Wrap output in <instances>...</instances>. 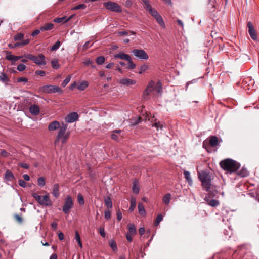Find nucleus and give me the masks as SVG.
<instances>
[{
  "instance_id": "nucleus-1",
  "label": "nucleus",
  "mask_w": 259,
  "mask_h": 259,
  "mask_svg": "<svg viewBox=\"0 0 259 259\" xmlns=\"http://www.w3.org/2000/svg\"><path fill=\"white\" fill-rule=\"evenodd\" d=\"M220 165L222 168L230 173L236 172L241 166L239 162L229 158L221 161Z\"/></svg>"
},
{
  "instance_id": "nucleus-2",
  "label": "nucleus",
  "mask_w": 259,
  "mask_h": 259,
  "mask_svg": "<svg viewBox=\"0 0 259 259\" xmlns=\"http://www.w3.org/2000/svg\"><path fill=\"white\" fill-rule=\"evenodd\" d=\"M199 178L201 182L202 186L204 190L208 191L211 188V177L209 172L202 171L198 174Z\"/></svg>"
},
{
  "instance_id": "nucleus-3",
  "label": "nucleus",
  "mask_w": 259,
  "mask_h": 259,
  "mask_svg": "<svg viewBox=\"0 0 259 259\" xmlns=\"http://www.w3.org/2000/svg\"><path fill=\"white\" fill-rule=\"evenodd\" d=\"M144 8L155 19L161 26L165 27V24L162 17L155 9L151 7L150 4L147 5Z\"/></svg>"
},
{
  "instance_id": "nucleus-4",
  "label": "nucleus",
  "mask_w": 259,
  "mask_h": 259,
  "mask_svg": "<svg viewBox=\"0 0 259 259\" xmlns=\"http://www.w3.org/2000/svg\"><path fill=\"white\" fill-rule=\"evenodd\" d=\"M32 196L42 206H51L52 205L48 194L41 196L36 193H33Z\"/></svg>"
},
{
  "instance_id": "nucleus-5",
  "label": "nucleus",
  "mask_w": 259,
  "mask_h": 259,
  "mask_svg": "<svg viewBox=\"0 0 259 259\" xmlns=\"http://www.w3.org/2000/svg\"><path fill=\"white\" fill-rule=\"evenodd\" d=\"M41 92L45 94H51L53 93H58L59 94L62 93V90L59 87L54 85H45L39 88Z\"/></svg>"
},
{
  "instance_id": "nucleus-6",
  "label": "nucleus",
  "mask_w": 259,
  "mask_h": 259,
  "mask_svg": "<svg viewBox=\"0 0 259 259\" xmlns=\"http://www.w3.org/2000/svg\"><path fill=\"white\" fill-rule=\"evenodd\" d=\"M103 6L106 10L111 12L121 13L122 11L121 7L114 2L108 1L105 2L103 3Z\"/></svg>"
},
{
  "instance_id": "nucleus-7",
  "label": "nucleus",
  "mask_w": 259,
  "mask_h": 259,
  "mask_svg": "<svg viewBox=\"0 0 259 259\" xmlns=\"http://www.w3.org/2000/svg\"><path fill=\"white\" fill-rule=\"evenodd\" d=\"M73 206V202L71 197L70 195H67L64 201V204L62 207V211L65 214H68L70 213V210Z\"/></svg>"
},
{
  "instance_id": "nucleus-8",
  "label": "nucleus",
  "mask_w": 259,
  "mask_h": 259,
  "mask_svg": "<svg viewBox=\"0 0 259 259\" xmlns=\"http://www.w3.org/2000/svg\"><path fill=\"white\" fill-rule=\"evenodd\" d=\"M131 53L135 57L140 60H146L149 58L146 52L142 49H135L132 51Z\"/></svg>"
},
{
  "instance_id": "nucleus-9",
  "label": "nucleus",
  "mask_w": 259,
  "mask_h": 259,
  "mask_svg": "<svg viewBox=\"0 0 259 259\" xmlns=\"http://www.w3.org/2000/svg\"><path fill=\"white\" fill-rule=\"evenodd\" d=\"M154 84L155 82L152 80L147 85L146 89L143 92V98L145 100L149 99L148 96L149 95L152 94L153 96H155V93H154Z\"/></svg>"
},
{
  "instance_id": "nucleus-10",
  "label": "nucleus",
  "mask_w": 259,
  "mask_h": 259,
  "mask_svg": "<svg viewBox=\"0 0 259 259\" xmlns=\"http://www.w3.org/2000/svg\"><path fill=\"white\" fill-rule=\"evenodd\" d=\"M247 30L251 38L254 41L257 40V35L255 27L252 22L249 21L247 23Z\"/></svg>"
},
{
  "instance_id": "nucleus-11",
  "label": "nucleus",
  "mask_w": 259,
  "mask_h": 259,
  "mask_svg": "<svg viewBox=\"0 0 259 259\" xmlns=\"http://www.w3.org/2000/svg\"><path fill=\"white\" fill-rule=\"evenodd\" d=\"M67 126L68 125L67 124H64V123H62L61 125H60V127H59V132L56 137V142L57 141H59V139L65 135Z\"/></svg>"
},
{
  "instance_id": "nucleus-12",
  "label": "nucleus",
  "mask_w": 259,
  "mask_h": 259,
  "mask_svg": "<svg viewBox=\"0 0 259 259\" xmlns=\"http://www.w3.org/2000/svg\"><path fill=\"white\" fill-rule=\"evenodd\" d=\"M45 59V56L42 54H39L37 56H35L33 62L39 66L45 65L47 64Z\"/></svg>"
},
{
  "instance_id": "nucleus-13",
  "label": "nucleus",
  "mask_w": 259,
  "mask_h": 259,
  "mask_svg": "<svg viewBox=\"0 0 259 259\" xmlns=\"http://www.w3.org/2000/svg\"><path fill=\"white\" fill-rule=\"evenodd\" d=\"M78 118V114L75 112H73L65 117V120L67 123H72L76 121Z\"/></svg>"
},
{
  "instance_id": "nucleus-14",
  "label": "nucleus",
  "mask_w": 259,
  "mask_h": 259,
  "mask_svg": "<svg viewBox=\"0 0 259 259\" xmlns=\"http://www.w3.org/2000/svg\"><path fill=\"white\" fill-rule=\"evenodd\" d=\"M220 189V187H217L215 186H211V188L207 192L210 195H211L213 197H216L219 194H221L223 196H224V192H221Z\"/></svg>"
},
{
  "instance_id": "nucleus-15",
  "label": "nucleus",
  "mask_w": 259,
  "mask_h": 259,
  "mask_svg": "<svg viewBox=\"0 0 259 259\" xmlns=\"http://www.w3.org/2000/svg\"><path fill=\"white\" fill-rule=\"evenodd\" d=\"M5 181L9 184V182L13 181L15 180V176L11 170L9 169L6 170L4 175Z\"/></svg>"
},
{
  "instance_id": "nucleus-16",
  "label": "nucleus",
  "mask_w": 259,
  "mask_h": 259,
  "mask_svg": "<svg viewBox=\"0 0 259 259\" xmlns=\"http://www.w3.org/2000/svg\"><path fill=\"white\" fill-rule=\"evenodd\" d=\"M30 42V39H26L22 40L21 42H17L15 43L14 45L9 44V47L10 48H15L16 47H22L28 44Z\"/></svg>"
},
{
  "instance_id": "nucleus-17",
  "label": "nucleus",
  "mask_w": 259,
  "mask_h": 259,
  "mask_svg": "<svg viewBox=\"0 0 259 259\" xmlns=\"http://www.w3.org/2000/svg\"><path fill=\"white\" fill-rule=\"evenodd\" d=\"M114 58H119L122 60L129 61L130 60L131 56L126 54L120 52L118 54H116L114 55Z\"/></svg>"
},
{
  "instance_id": "nucleus-18",
  "label": "nucleus",
  "mask_w": 259,
  "mask_h": 259,
  "mask_svg": "<svg viewBox=\"0 0 259 259\" xmlns=\"http://www.w3.org/2000/svg\"><path fill=\"white\" fill-rule=\"evenodd\" d=\"M29 112L34 115H37L39 113L40 109L37 105H32L29 107Z\"/></svg>"
},
{
  "instance_id": "nucleus-19",
  "label": "nucleus",
  "mask_w": 259,
  "mask_h": 259,
  "mask_svg": "<svg viewBox=\"0 0 259 259\" xmlns=\"http://www.w3.org/2000/svg\"><path fill=\"white\" fill-rule=\"evenodd\" d=\"M60 124L58 121H53L48 125V130L50 131H55L60 127Z\"/></svg>"
},
{
  "instance_id": "nucleus-20",
  "label": "nucleus",
  "mask_w": 259,
  "mask_h": 259,
  "mask_svg": "<svg viewBox=\"0 0 259 259\" xmlns=\"http://www.w3.org/2000/svg\"><path fill=\"white\" fill-rule=\"evenodd\" d=\"M120 83L125 85H130L136 83V81L134 80H132L129 78H123L120 80Z\"/></svg>"
},
{
  "instance_id": "nucleus-21",
  "label": "nucleus",
  "mask_w": 259,
  "mask_h": 259,
  "mask_svg": "<svg viewBox=\"0 0 259 259\" xmlns=\"http://www.w3.org/2000/svg\"><path fill=\"white\" fill-rule=\"evenodd\" d=\"M59 185L55 184L52 188V194L55 198H58L59 196Z\"/></svg>"
},
{
  "instance_id": "nucleus-22",
  "label": "nucleus",
  "mask_w": 259,
  "mask_h": 259,
  "mask_svg": "<svg viewBox=\"0 0 259 259\" xmlns=\"http://www.w3.org/2000/svg\"><path fill=\"white\" fill-rule=\"evenodd\" d=\"M209 143L212 147L217 146L218 145V138L215 136H210Z\"/></svg>"
},
{
  "instance_id": "nucleus-23",
  "label": "nucleus",
  "mask_w": 259,
  "mask_h": 259,
  "mask_svg": "<svg viewBox=\"0 0 259 259\" xmlns=\"http://www.w3.org/2000/svg\"><path fill=\"white\" fill-rule=\"evenodd\" d=\"M89 86V83L87 81H82L79 82L77 87L78 90L83 91Z\"/></svg>"
},
{
  "instance_id": "nucleus-24",
  "label": "nucleus",
  "mask_w": 259,
  "mask_h": 259,
  "mask_svg": "<svg viewBox=\"0 0 259 259\" xmlns=\"http://www.w3.org/2000/svg\"><path fill=\"white\" fill-rule=\"evenodd\" d=\"M54 27V24L53 23H50L45 24V25L41 26L40 27V30L41 31H48L52 29Z\"/></svg>"
},
{
  "instance_id": "nucleus-25",
  "label": "nucleus",
  "mask_w": 259,
  "mask_h": 259,
  "mask_svg": "<svg viewBox=\"0 0 259 259\" xmlns=\"http://www.w3.org/2000/svg\"><path fill=\"white\" fill-rule=\"evenodd\" d=\"M161 83L159 81L157 82V83L155 84H154V93H155V96H156L157 94L160 93L161 91Z\"/></svg>"
},
{
  "instance_id": "nucleus-26",
  "label": "nucleus",
  "mask_w": 259,
  "mask_h": 259,
  "mask_svg": "<svg viewBox=\"0 0 259 259\" xmlns=\"http://www.w3.org/2000/svg\"><path fill=\"white\" fill-rule=\"evenodd\" d=\"M105 204L108 208H112L113 207L111 199L109 197H107L104 200Z\"/></svg>"
},
{
  "instance_id": "nucleus-27",
  "label": "nucleus",
  "mask_w": 259,
  "mask_h": 259,
  "mask_svg": "<svg viewBox=\"0 0 259 259\" xmlns=\"http://www.w3.org/2000/svg\"><path fill=\"white\" fill-rule=\"evenodd\" d=\"M132 190L134 193L137 194L139 192V188L138 186V182L135 180L133 183Z\"/></svg>"
},
{
  "instance_id": "nucleus-28",
  "label": "nucleus",
  "mask_w": 259,
  "mask_h": 259,
  "mask_svg": "<svg viewBox=\"0 0 259 259\" xmlns=\"http://www.w3.org/2000/svg\"><path fill=\"white\" fill-rule=\"evenodd\" d=\"M170 198H171V195L169 193H167L162 198V201L163 202L166 204V205H168L169 204V203H170Z\"/></svg>"
},
{
  "instance_id": "nucleus-29",
  "label": "nucleus",
  "mask_w": 259,
  "mask_h": 259,
  "mask_svg": "<svg viewBox=\"0 0 259 259\" xmlns=\"http://www.w3.org/2000/svg\"><path fill=\"white\" fill-rule=\"evenodd\" d=\"M139 213L142 215H145L146 214L145 210L143 204L142 203H139L138 205Z\"/></svg>"
},
{
  "instance_id": "nucleus-30",
  "label": "nucleus",
  "mask_w": 259,
  "mask_h": 259,
  "mask_svg": "<svg viewBox=\"0 0 259 259\" xmlns=\"http://www.w3.org/2000/svg\"><path fill=\"white\" fill-rule=\"evenodd\" d=\"M128 229L130 234L135 235L136 233V229L133 224H129L128 225Z\"/></svg>"
},
{
  "instance_id": "nucleus-31",
  "label": "nucleus",
  "mask_w": 259,
  "mask_h": 259,
  "mask_svg": "<svg viewBox=\"0 0 259 259\" xmlns=\"http://www.w3.org/2000/svg\"><path fill=\"white\" fill-rule=\"evenodd\" d=\"M136 205V200L134 198H132L131 200L130 207L129 208V211L130 212H132L134 209L135 208Z\"/></svg>"
},
{
  "instance_id": "nucleus-32",
  "label": "nucleus",
  "mask_w": 259,
  "mask_h": 259,
  "mask_svg": "<svg viewBox=\"0 0 259 259\" xmlns=\"http://www.w3.org/2000/svg\"><path fill=\"white\" fill-rule=\"evenodd\" d=\"M184 174L185 179L187 180L188 183L191 185L192 183V180L191 178L190 173L188 171H184Z\"/></svg>"
},
{
  "instance_id": "nucleus-33",
  "label": "nucleus",
  "mask_w": 259,
  "mask_h": 259,
  "mask_svg": "<svg viewBox=\"0 0 259 259\" xmlns=\"http://www.w3.org/2000/svg\"><path fill=\"white\" fill-rule=\"evenodd\" d=\"M75 239L76 241L77 242L79 246L80 247H82V245L81 243L80 235L77 231H75Z\"/></svg>"
},
{
  "instance_id": "nucleus-34",
  "label": "nucleus",
  "mask_w": 259,
  "mask_h": 259,
  "mask_svg": "<svg viewBox=\"0 0 259 259\" xmlns=\"http://www.w3.org/2000/svg\"><path fill=\"white\" fill-rule=\"evenodd\" d=\"M0 80L3 82H8L9 81V79L6 73L2 72L0 75Z\"/></svg>"
},
{
  "instance_id": "nucleus-35",
  "label": "nucleus",
  "mask_w": 259,
  "mask_h": 259,
  "mask_svg": "<svg viewBox=\"0 0 259 259\" xmlns=\"http://www.w3.org/2000/svg\"><path fill=\"white\" fill-rule=\"evenodd\" d=\"M219 201L215 199H211L208 201V204L212 207H216L219 205Z\"/></svg>"
},
{
  "instance_id": "nucleus-36",
  "label": "nucleus",
  "mask_w": 259,
  "mask_h": 259,
  "mask_svg": "<svg viewBox=\"0 0 259 259\" xmlns=\"http://www.w3.org/2000/svg\"><path fill=\"white\" fill-rule=\"evenodd\" d=\"M105 61V58L104 56H100L96 58V62L98 65L103 64Z\"/></svg>"
},
{
  "instance_id": "nucleus-37",
  "label": "nucleus",
  "mask_w": 259,
  "mask_h": 259,
  "mask_svg": "<svg viewBox=\"0 0 259 259\" xmlns=\"http://www.w3.org/2000/svg\"><path fill=\"white\" fill-rule=\"evenodd\" d=\"M51 65L52 67L55 69H58L60 67V65L58 63V61L57 59H54L52 60Z\"/></svg>"
},
{
  "instance_id": "nucleus-38",
  "label": "nucleus",
  "mask_w": 259,
  "mask_h": 259,
  "mask_svg": "<svg viewBox=\"0 0 259 259\" xmlns=\"http://www.w3.org/2000/svg\"><path fill=\"white\" fill-rule=\"evenodd\" d=\"M61 45V42L60 41L58 40L57 41L55 44L51 47V51H54L58 50Z\"/></svg>"
},
{
  "instance_id": "nucleus-39",
  "label": "nucleus",
  "mask_w": 259,
  "mask_h": 259,
  "mask_svg": "<svg viewBox=\"0 0 259 259\" xmlns=\"http://www.w3.org/2000/svg\"><path fill=\"white\" fill-rule=\"evenodd\" d=\"M163 220V216L162 214H160L157 215L156 217V220L154 222V225L155 226H157L159 225V223Z\"/></svg>"
},
{
  "instance_id": "nucleus-40",
  "label": "nucleus",
  "mask_w": 259,
  "mask_h": 259,
  "mask_svg": "<svg viewBox=\"0 0 259 259\" xmlns=\"http://www.w3.org/2000/svg\"><path fill=\"white\" fill-rule=\"evenodd\" d=\"M77 201L80 205H83L84 204V200L82 195L81 194L77 195Z\"/></svg>"
},
{
  "instance_id": "nucleus-41",
  "label": "nucleus",
  "mask_w": 259,
  "mask_h": 259,
  "mask_svg": "<svg viewBox=\"0 0 259 259\" xmlns=\"http://www.w3.org/2000/svg\"><path fill=\"white\" fill-rule=\"evenodd\" d=\"M87 8V6L85 4H81L74 7L71 9V10H77L78 9H84Z\"/></svg>"
},
{
  "instance_id": "nucleus-42",
  "label": "nucleus",
  "mask_w": 259,
  "mask_h": 259,
  "mask_svg": "<svg viewBox=\"0 0 259 259\" xmlns=\"http://www.w3.org/2000/svg\"><path fill=\"white\" fill-rule=\"evenodd\" d=\"M24 34L22 33H18L16 34L14 37V39L15 41L19 40L23 38Z\"/></svg>"
},
{
  "instance_id": "nucleus-43",
  "label": "nucleus",
  "mask_w": 259,
  "mask_h": 259,
  "mask_svg": "<svg viewBox=\"0 0 259 259\" xmlns=\"http://www.w3.org/2000/svg\"><path fill=\"white\" fill-rule=\"evenodd\" d=\"M152 126L153 127H155L157 128V130H162L163 127V125L162 124V123H161L160 122L158 121V122H155L152 125Z\"/></svg>"
},
{
  "instance_id": "nucleus-44",
  "label": "nucleus",
  "mask_w": 259,
  "mask_h": 259,
  "mask_svg": "<svg viewBox=\"0 0 259 259\" xmlns=\"http://www.w3.org/2000/svg\"><path fill=\"white\" fill-rule=\"evenodd\" d=\"M38 185L40 187H43L45 184V180L43 177H40L37 179Z\"/></svg>"
},
{
  "instance_id": "nucleus-45",
  "label": "nucleus",
  "mask_w": 259,
  "mask_h": 259,
  "mask_svg": "<svg viewBox=\"0 0 259 259\" xmlns=\"http://www.w3.org/2000/svg\"><path fill=\"white\" fill-rule=\"evenodd\" d=\"M110 246L113 250H116L117 249L116 243L113 240H111L109 242Z\"/></svg>"
},
{
  "instance_id": "nucleus-46",
  "label": "nucleus",
  "mask_w": 259,
  "mask_h": 259,
  "mask_svg": "<svg viewBox=\"0 0 259 259\" xmlns=\"http://www.w3.org/2000/svg\"><path fill=\"white\" fill-rule=\"evenodd\" d=\"M128 64V69H133L136 67V65L133 62L132 58H130V60L127 61Z\"/></svg>"
},
{
  "instance_id": "nucleus-47",
  "label": "nucleus",
  "mask_w": 259,
  "mask_h": 259,
  "mask_svg": "<svg viewBox=\"0 0 259 259\" xmlns=\"http://www.w3.org/2000/svg\"><path fill=\"white\" fill-rule=\"evenodd\" d=\"M71 79L70 76H68L66 77V78L63 80L62 83H61V85L63 87H65L70 81Z\"/></svg>"
},
{
  "instance_id": "nucleus-48",
  "label": "nucleus",
  "mask_w": 259,
  "mask_h": 259,
  "mask_svg": "<svg viewBox=\"0 0 259 259\" xmlns=\"http://www.w3.org/2000/svg\"><path fill=\"white\" fill-rule=\"evenodd\" d=\"M66 18V17H57L54 19V22L57 23H61L63 22L64 20H65Z\"/></svg>"
},
{
  "instance_id": "nucleus-49",
  "label": "nucleus",
  "mask_w": 259,
  "mask_h": 259,
  "mask_svg": "<svg viewBox=\"0 0 259 259\" xmlns=\"http://www.w3.org/2000/svg\"><path fill=\"white\" fill-rule=\"evenodd\" d=\"M26 66L25 65L23 64H20L19 65H18L17 66V70L19 71H24L25 69H26Z\"/></svg>"
},
{
  "instance_id": "nucleus-50",
  "label": "nucleus",
  "mask_w": 259,
  "mask_h": 259,
  "mask_svg": "<svg viewBox=\"0 0 259 259\" xmlns=\"http://www.w3.org/2000/svg\"><path fill=\"white\" fill-rule=\"evenodd\" d=\"M14 55L11 54L10 52H9L8 53H7L6 57V59H7L8 60L12 61H14Z\"/></svg>"
},
{
  "instance_id": "nucleus-51",
  "label": "nucleus",
  "mask_w": 259,
  "mask_h": 259,
  "mask_svg": "<svg viewBox=\"0 0 259 259\" xmlns=\"http://www.w3.org/2000/svg\"><path fill=\"white\" fill-rule=\"evenodd\" d=\"M14 218L19 223H22L23 222L22 218L18 214H15Z\"/></svg>"
},
{
  "instance_id": "nucleus-52",
  "label": "nucleus",
  "mask_w": 259,
  "mask_h": 259,
  "mask_svg": "<svg viewBox=\"0 0 259 259\" xmlns=\"http://www.w3.org/2000/svg\"><path fill=\"white\" fill-rule=\"evenodd\" d=\"M148 67L147 65H142L140 68L139 73H142L143 72H144L145 70L147 69Z\"/></svg>"
},
{
  "instance_id": "nucleus-53",
  "label": "nucleus",
  "mask_w": 259,
  "mask_h": 259,
  "mask_svg": "<svg viewBox=\"0 0 259 259\" xmlns=\"http://www.w3.org/2000/svg\"><path fill=\"white\" fill-rule=\"evenodd\" d=\"M68 136H69V134H66V135H64L63 137H61V138H62L61 142L63 144H64L66 143V142L68 140Z\"/></svg>"
},
{
  "instance_id": "nucleus-54",
  "label": "nucleus",
  "mask_w": 259,
  "mask_h": 259,
  "mask_svg": "<svg viewBox=\"0 0 259 259\" xmlns=\"http://www.w3.org/2000/svg\"><path fill=\"white\" fill-rule=\"evenodd\" d=\"M36 75H40V76H44L46 75V72L42 70H36L35 72Z\"/></svg>"
},
{
  "instance_id": "nucleus-55",
  "label": "nucleus",
  "mask_w": 259,
  "mask_h": 259,
  "mask_svg": "<svg viewBox=\"0 0 259 259\" xmlns=\"http://www.w3.org/2000/svg\"><path fill=\"white\" fill-rule=\"evenodd\" d=\"M105 218L107 220H109L111 218V213L109 210H105L104 212Z\"/></svg>"
},
{
  "instance_id": "nucleus-56",
  "label": "nucleus",
  "mask_w": 259,
  "mask_h": 259,
  "mask_svg": "<svg viewBox=\"0 0 259 259\" xmlns=\"http://www.w3.org/2000/svg\"><path fill=\"white\" fill-rule=\"evenodd\" d=\"M18 184L22 187L25 188L26 187V184L25 182L22 179L19 180Z\"/></svg>"
},
{
  "instance_id": "nucleus-57",
  "label": "nucleus",
  "mask_w": 259,
  "mask_h": 259,
  "mask_svg": "<svg viewBox=\"0 0 259 259\" xmlns=\"http://www.w3.org/2000/svg\"><path fill=\"white\" fill-rule=\"evenodd\" d=\"M35 56H34L30 54H28L25 55V57L26 58L29 59L30 60H32V61H33V60L35 58Z\"/></svg>"
},
{
  "instance_id": "nucleus-58",
  "label": "nucleus",
  "mask_w": 259,
  "mask_h": 259,
  "mask_svg": "<svg viewBox=\"0 0 259 259\" xmlns=\"http://www.w3.org/2000/svg\"><path fill=\"white\" fill-rule=\"evenodd\" d=\"M18 82H24L25 83L28 82V79L26 77H20L17 79Z\"/></svg>"
},
{
  "instance_id": "nucleus-59",
  "label": "nucleus",
  "mask_w": 259,
  "mask_h": 259,
  "mask_svg": "<svg viewBox=\"0 0 259 259\" xmlns=\"http://www.w3.org/2000/svg\"><path fill=\"white\" fill-rule=\"evenodd\" d=\"M122 219V213L121 212V211L118 209L117 211V219L118 220V221H120Z\"/></svg>"
},
{
  "instance_id": "nucleus-60",
  "label": "nucleus",
  "mask_w": 259,
  "mask_h": 259,
  "mask_svg": "<svg viewBox=\"0 0 259 259\" xmlns=\"http://www.w3.org/2000/svg\"><path fill=\"white\" fill-rule=\"evenodd\" d=\"M90 44V41H88L85 42V44L83 46V49L84 50H87L89 48H90L91 46H92L93 44H92L91 45L89 46Z\"/></svg>"
},
{
  "instance_id": "nucleus-61",
  "label": "nucleus",
  "mask_w": 259,
  "mask_h": 259,
  "mask_svg": "<svg viewBox=\"0 0 259 259\" xmlns=\"http://www.w3.org/2000/svg\"><path fill=\"white\" fill-rule=\"evenodd\" d=\"M99 233L103 237H105V232L103 228H100Z\"/></svg>"
},
{
  "instance_id": "nucleus-62",
  "label": "nucleus",
  "mask_w": 259,
  "mask_h": 259,
  "mask_svg": "<svg viewBox=\"0 0 259 259\" xmlns=\"http://www.w3.org/2000/svg\"><path fill=\"white\" fill-rule=\"evenodd\" d=\"M19 165L21 167H23L25 169H28L29 167V165L26 163H21L19 164Z\"/></svg>"
},
{
  "instance_id": "nucleus-63",
  "label": "nucleus",
  "mask_w": 259,
  "mask_h": 259,
  "mask_svg": "<svg viewBox=\"0 0 259 259\" xmlns=\"http://www.w3.org/2000/svg\"><path fill=\"white\" fill-rule=\"evenodd\" d=\"M132 2L131 0H127L125 2V6L127 8H130L132 5Z\"/></svg>"
},
{
  "instance_id": "nucleus-64",
  "label": "nucleus",
  "mask_w": 259,
  "mask_h": 259,
  "mask_svg": "<svg viewBox=\"0 0 259 259\" xmlns=\"http://www.w3.org/2000/svg\"><path fill=\"white\" fill-rule=\"evenodd\" d=\"M83 63L85 66H89V65L92 64L93 63V62L90 59H88V60H85L83 62Z\"/></svg>"
}]
</instances>
